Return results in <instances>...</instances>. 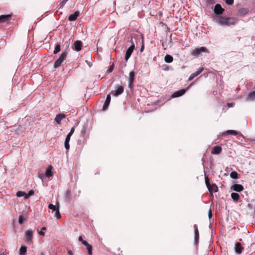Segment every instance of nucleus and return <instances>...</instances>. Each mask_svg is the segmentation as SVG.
<instances>
[{
    "label": "nucleus",
    "mask_w": 255,
    "mask_h": 255,
    "mask_svg": "<svg viewBox=\"0 0 255 255\" xmlns=\"http://www.w3.org/2000/svg\"><path fill=\"white\" fill-rule=\"evenodd\" d=\"M215 20L217 23L222 26L234 25L237 21V19L234 17H224L223 16H216Z\"/></svg>",
    "instance_id": "obj_1"
},
{
    "label": "nucleus",
    "mask_w": 255,
    "mask_h": 255,
    "mask_svg": "<svg viewBox=\"0 0 255 255\" xmlns=\"http://www.w3.org/2000/svg\"><path fill=\"white\" fill-rule=\"evenodd\" d=\"M67 54L68 53L67 51H64L62 52L59 57L54 62V67L55 69L61 65L64 60L66 59Z\"/></svg>",
    "instance_id": "obj_2"
},
{
    "label": "nucleus",
    "mask_w": 255,
    "mask_h": 255,
    "mask_svg": "<svg viewBox=\"0 0 255 255\" xmlns=\"http://www.w3.org/2000/svg\"><path fill=\"white\" fill-rule=\"evenodd\" d=\"M205 184L210 192H216L218 191V188L215 184H210L209 178L205 177Z\"/></svg>",
    "instance_id": "obj_3"
},
{
    "label": "nucleus",
    "mask_w": 255,
    "mask_h": 255,
    "mask_svg": "<svg viewBox=\"0 0 255 255\" xmlns=\"http://www.w3.org/2000/svg\"><path fill=\"white\" fill-rule=\"evenodd\" d=\"M33 231L31 230H27L25 231V242L26 243H29L31 242L33 237Z\"/></svg>",
    "instance_id": "obj_4"
},
{
    "label": "nucleus",
    "mask_w": 255,
    "mask_h": 255,
    "mask_svg": "<svg viewBox=\"0 0 255 255\" xmlns=\"http://www.w3.org/2000/svg\"><path fill=\"white\" fill-rule=\"evenodd\" d=\"M135 77V73L134 71H130L129 73L128 77V87L130 89H132L133 87V84L134 83Z\"/></svg>",
    "instance_id": "obj_5"
},
{
    "label": "nucleus",
    "mask_w": 255,
    "mask_h": 255,
    "mask_svg": "<svg viewBox=\"0 0 255 255\" xmlns=\"http://www.w3.org/2000/svg\"><path fill=\"white\" fill-rule=\"evenodd\" d=\"M11 19V14L0 15V23H7Z\"/></svg>",
    "instance_id": "obj_6"
},
{
    "label": "nucleus",
    "mask_w": 255,
    "mask_h": 255,
    "mask_svg": "<svg viewBox=\"0 0 255 255\" xmlns=\"http://www.w3.org/2000/svg\"><path fill=\"white\" fill-rule=\"evenodd\" d=\"M117 89L112 92V94L116 97L122 94L124 92V87L122 86H116Z\"/></svg>",
    "instance_id": "obj_7"
},
{
    "label": "nucleus",
    "mask_w": 255,
    "mask_h": 255,
    "mask_svg": "<svg viewBox=\"0 0 255 255\" xmlns=\"http://www.w3.org/2000/svg\"><path fill=\"white\" fill-rule=\"evenodd\" d=\"M206 48L205 47H201L199 48L195 49L192 52V54L194 56H198L201 52H206Z\"/></svg>",
    "instance_id": "obj_8"
},
{
    "label": "nucleus",
    "mask_w": 255,
    "mask_h": 255,
    "mask_svg": "<svg viewBox=\"0 0 255 255\" xmlns=\"http://www.w3.org/2000/svg\"><path fill=\"white\" fill-rule=\"evenodd\" d=\"M224 9L223 8L220 4H216L214 8V12L216 14H221L224 12Z\"/></svg>",
    "instance_id": "obj_9"
},
{
    "label": "nucleus",
    "mask_w": 255,
    "mask_h": 255,
    "mask_svg": "<svg viewBox=\"0 0 255 255\" xmlns=\"http://www.w3.org/2000/svg\"><path fill=\"white\" fill-rule=\"evenodd\" d=\"M203 67L200 68L197 71L190 75L188 78V80L191 81L192 80H193L195 77L199 75L203 71Z\"/></svg>",
    "instance_id": "obj_10"
},
{
    "label": "nucleus",
    "mask_w": 255,
    "mask_h": 255,
    "mask_svg": "<svg viewBox=\"0 0 255 255\" xmlns=\"http://www.w3.org/2000/svg\"><path fill=\"white\" fill-rule=\"evenodd\" d=\"M186 90L181 89L174 92L171 96L172 98H176L182 96L185 94Z\"/></svg>",
    "instance_id": "obj_11"
},
{
    "label": "nucleus",
    "mask_w": 255,
    "mask_h": 255,
    "mask_svg": "<svg viewBox=\"0 0 255 255\" xmlns=\"http://www.w3.org/2000/svg\"><path fill=\"white\" fill-rule=\"evenodd\" d=\"M111 101V96L110 94H108L107 96L106 99L105 101V103L103 105V110H106L110 103Z\"/></svg>",
    "instance_id": "obj_12"
},
{
    "label": "nucleus",
    "mask_w": 255,
    "mask_h": 255,
    "mask_svg": "<svg viewBox=\"0 0 255 255\" xmlns=\"http://www.w3.org/2000/svg\"><path fill=\"white\" fill-rule=\"evenodd\" d=\"M231 189L237 192H241L244 190V187L241 184H235L232 186Z\"/></svg>",
    "instance_id": "obj_13"
},
{
    "label": "nucleus",
    "mask_w": 255,
    "mask_h": 255,
    "mask_svg": "<svg viewBox=\"0 0 255 255\" xmlns=\"http://www.w3.org/2000/svg\"><path fill=\"white\" fill-rule=\"evenodd\" d=\"M80 15V12L79 11H75L74 13L71 14L69 15L68 20L69 21H74L75 20L77 17Z\"/></svg>",
    "instance_id": "obj_14"
},
{
    "label": "nucleus",
    "mask_w": 255,
    "mask_h": 255,
    "mask_svg": "<svg viewBox=\"0 0 255 255\" xmlns=\"http://www.w3.org/2000/svg\"><path fill=\"white\" fill-rule=\"evenodd\" d=\"M66 116L64 114H59L56 115L55 118V121L58 124H60L61 123V120L65 118Z\"/></svg>",
    "instance_id": "obj_15"
},
{
    "label": "nucleus",
    "mask_w": 255,
    "mask_h": 255,
    "mask_svg": "<svg viewBox=\"0 0 255 255\" xmlns=\"http://www.w3.org/2000/svg\"><path fill=\"white\" fill-rule=\"evenodd\" d=\"M74 49L77 51H79L81 49L82 42L80 41H76L73 45Z\"/></svg>",
    "instance_id": "obj_16"
},
{
    "label": "nucleus",
    "mask_w": 255,
    "mask_h": 255,
    "mask_svg": "<svg viewBox=\"0 0 255 255\" xmlns=\"http://www.w3.org/2000/svg\"><path fill=\"white\" fill-rule=\"evenodd\" d=\"M222 151V148L220 146H214L212 150L211 153L213 154H219Z\"/></svg>",
    "instance_id": "obj_17"
},
{
    "label": "nucleus",
    "mask_w": 255,
    "mask_h": 255,
    "mask_svg": "<svg viewBox=\"0 0 255 255\" xmlns=\"http://www.w3.org/2000/svg\"><path fill=\"white\" fill-rule=\"evenodd\" d=\"M52 168L53 167L51 165L48 166L45 172V176L46 177H50L53 175V173L52 172Z\"/></svg>",
    "instance_id": "obj_18"
},
{
    "label": "nucleus",
    "mask_w": 255,
    "mask_h": 255,
    "mask_svg": "<svg viewBox=\"0 0 255 255\" xmlns=\"http://www.w3.org/2000/svg\"><path fill=\"white\" fill-rule=\"evenodd\" d=\"M193 228H194V235H195L194 239H195V241L196 242H197L199 240V232H198V227H197V225H194L193 226Z\"/></svg>",
    "instance_id": "obj_19"
},
{
    "label": "nucleus",
    "mask_w": 255,
    "mask_h": 255,
    "mask_svg": "<svg viewBox=\"0 0 255 255\" xmlns=\"http://www.w3.org/2000/svg\"><path fill=\"white\" fill-rule=\"evenodd\" d=\"M70 138L71 136L67 135L65 140L64 146L67 151H68L70 148L69 141Z\"/></svg>",
    "instance_id": "obj_20"
},
{
    "label": "nucleus",
    "mask_w": 255,
    "mask_h": 255,
    "mask_svg": "<svg viewBox=\"0 0 255 255\" xmlns=\"http://www.w3.org/2000/svg\"><path fill=\"white\" fill-rule=\"evenodd\" d=\"M247 101H254L255 100V91L251 92L248 95V97L247 98Z\"/></svg>",
    "instance_id": "obj_21"
},
{
    "label": "nucleus",
    "mask_w": 255,
    "mask_h": 255,
    "mask_svg": "<svg viewBox=\"0 0 255 255\" xmlns=\"http://www.w3.org/2000/svg\"><path fill=\"white\" fill-rule=\"evenodd\" d=\"M243 248L240 243H238L235 245V251L237 254H241Z\"/></svg>",
    "instance_id": "obj_22"
},
{
    "label": "nucleus",
    "mask_w": 255,
    "mask_h": 255,
    "mask_svg": "<svg viewBox=\"0 0 255 255\" xmlns=\"http://www.w3.org/2000/svg\"><path fill=\"white\" fill-rule=\"evenodd\" d=\"M231 197L234 201H238L240 199V195L237 193H232L231 194Z\"/></svg>",
    "instance_id": "obj_23"
},
{
    "label": "nucleus",
    "mask_w": 255,
    "mask_h": 255,
    "mask_svg": "<svg viewBox=\"0 0 255 255\" xmlns=\"http://www.w3.org/2000/svg\"><path fill=\"white\" fill-rule=\"evenodd\" d=\"M173 57L170 55H166L164 57V60L166 63H171L173 61Z\"/></svg>",
    "instance_id": "obj_24"
},
{
    "label": "nucleus",
    "mask_w": 255,
    "mask_h": 255,
    "mask_svg": "<svg viewBox=\"0 0 255 255\" xmlns=\"http://www.w3.org/2000/svg\"><path fill=\"white\" fill-rule=\"evenodd\" d=\"M26 251H27L26 247H25L24 246H22L20 248L19 254L20 255H24L26 254Z\"/></svg>",
    "instance_id": "obj_25"
},
{
    "label": "nucleus",
    "mask_w": 255,
    "mask_h": 255,
    "mask_svg": "<svg viewBox=\"0 0 255 255\" xmlns=\"http://www.w3.org/2000/svg\"><path fill=\"white\" fill-rule=\"evenodd\" d=\"M249 11V10L248 9L246 8H240L239 10V12L240 13V14L242 15H244L245 14H246Z\"/></svg>",
    "instance_id": "obj_26"
},
{
    "label": "nucleus",
    "mask_w": 255,
    "mask_h": 255,
    "mask_svg": "<svg viewBox=\"0 0 255 255\" xmlns=\"http://www.w3.org/2000/svg\"><path fill=\"white\" fill-rule=\"evenodd\" d=\"M132 53V51H131L130 50H129L128 49H127L125 57L126 61L128 60V59L130 57Z\"/></svg>",
    "instance_id": "obj_27"
},
{
    "label": "nucleus",
    "mask_w": 255,
    "mask_h": 255,
    "mask_svg": "<svg viewBox=\"0 0 255 255\" xmlns=\"http://www.w3.org/2000/svg\"><path fill=\"white\" fill-rule=\"evenodd\" d=\"M65 200L67 201H69L71 199V192L69 190L66 191L65 195Z\"/></svg>",
    "instance_id": "obj_28"
},
{
    "label": "nucleus",
    "mask_w": 255,
    "mask_h": 255,
    "mask_svg": "<svg viewBox=\"0 0 255 255\" xmlns=\"http://www.w3.org/2000/svg\"><path fill=\"white\" fill-rule=\"evenodd\" d=\"M60 51V45L59 44H56L55 46V49L53 51L54 54H57Z\"/></svg>",
    "instance_id": "obj_29"
},
{
    "label": "nucleus",
    "mask_w": 255,
    "mask_h": 255,
    "mask_svg": "<svg viewBox=\"0 0 255 255\" xmlns=\"http://www.w3.org/2000/svg\"><path fill=\"white\" fill-rule=\"evenodd\" d=\"M230 177L233 179H237L238 178V174L236 171H232L230 173Z\"/></svg>",
    "instance_id": "obj_30"
},
{
    "label": "nucleus",
    "mask_w": 255,
    "mask_h": 255,
    "mask_svg": "<svg viewBox=\"0 0 255 255\" xmlns=\"http://www.w3.org/2000/svg\"><path fill=\"white\" fill-rule=\"evenodd\" d=\"M86 248L88 251V254L89 255H92V247L91 245L89 244L87 246H86Z\"/></svg>",
    "instance_id": "obj_31"
},
{
    "label": "nucleus",
    "mask_w": 255,
    "mask_h": 255,
    "mask_svg": "<svg viewBox=\"0 0 255 255\" xmlns=\"http://www.w3.org/2000/svg\"><path fill=\"white\" fill-rule=\"evenodd\" d=\"M48 208L52 210L53 211H56L58 209H59L58 208H57L56 207V206L54 205L53 204H49L48 205Z\"/></svg>",
    "instance_id": "obj_32"
},
{
    "label": "nucleus",
    "mask_w": 255,
    "mask_h": 255,
    "mask_svg": "<svg viewBox=\"0 0 255 255\" xmlns=\"http://www.w3.org/2000/svg\"><path fill=\"white\" fill-rule=\"evenodd\" d=\"M227 134H231L232 135H236L238 134V132L234 130H228L227 131Z\"/></svg>",
    "instance_id": "obj_33"
},
{
    "label": "nucleus",
    "mask_w": 255,
    "mask_h": 255,
    "mask_svg": "<svg viewBox=\"0 0 255 255\" xmlns=\"http://www.w3.org/2000/svg\"><path fill=\"white\" fill-rule=\"evenodd\" d=\"M55 217L58 219H59L61 218V215H60L59 209H58L56 211H55Z\"/></svg>",
    "instance_id": "obj_34"
},
{
    "label": "nucleus",
    "mask_w": 255,
    "mask_h": 255,
    "mask_svg": "<svg viewBox=\"0 0 255 255\" xmlns=\"http://www.w3.org/2000/svg\"><path fill=\"white\" fill-rule=\"evenodd\" d=\"M25 220V219L23 216L20 215L19 216L18 222L20 224H22Z\"/></svg>",
    "instance_id": "obj_35"
},
{
    "label": "nucleus",
    "mask_w": 255,
    "mask_h": 255,
    "mask_svg": "<svg viewBox=\"0 0 255 255\" xmlns=\"http://www.w3.org/2000/svg\"><path fill=\"white\" fill-rule=\"evenodd\" d=\"M46 230V227H42L41 228V231L38 232L40 236H44L45 235V233H44V232H43V231H45Z\"/></svg>",
    "instance_id": "obj_36"
},
{
    "label": "nucleus",
    "mask_w": 255,
    "mask_h": 255,
    "mask_svg": "<svg viewBox=\"0 0 255 255\" xmlns=\"http://www.w3.org/2000/svg\"><path fill=\"white\" fill-rule=\"evenodd\" d=\"M25 193L22 191H18L16 193V196L18 197H24Z\"/></svg>",
    "instance_id": "obj_37"
},
{
    "label": "nucleus",
    "mask_w": 255,
    "mask_h": 255,
    "mask_svg": "<svg viewBox=\"0 0 255 255\" xmlns=\"http://www.w3.org/2000/svg\"><path fill=\"white\" fill-rule=\"evenodd\" d=\"M131 43V46L128 48V49L129 50H130L131 51L133 52L134 49V42L132 41V40H131L130 41Z\"/></svg>",
    "instance_id": "obj_38"
},
{
    "label": "nucleus",
    "mask_w": 255,
    "mask_h": 255,
    "mask_svg": "<svg viewBox=\"0 0 255 255\" xmlns=\"http://www.w3.org/2000/svg\"><path fill=\"white\" fill-rule=\"evenodd\" d=\"M68 0H63L61 2H60V7L59 8H62L64 5L66 4V3L67 2V1H68Z\"/></svg>",
    "instance_id": "obj_39"
},
{
    "label": "nucleus",
    "mask_w": 255,
    "mask_h": 255,
    "mask_svg": "<svg viewBox=\"0 0 255 255\" xmlns=\"http://www.w3.org/2000/svg\"><path fill=\"white\" fill-rule=\"evenodd\" d=\"M225 2L227 4L232 5L234 3V0H225Z\"/></svg>",
    "instance_id": "obj_40"
},
{
    "label": "nucleus",
    "mask_w": 255,
    "mask_h": 255,
    "mask_svg": "<svg viewBox=\"0 0 255 255\" xmlns=\"http://www.w3.org/2000/svg\"><path fill=\"white\" fill-rule=\"evenodd\" d=\"M75 130V128L74 127L72 128L70 132L67 134L68 135H69L70 136H71V135L73 134Z\"/></svg>",
    "instance_id": "obj_41"
},
{
    "label": "nucleus",
    "mask_w": 255,
    "mask_h": 255,
    "mask_svg": "<svg viewBox=\"0 0 255 255\" xmlns=\"http://www.w3.org/2000/svg\"><path fill=\"white\" fill-rule=\"evenodd\" d=\"M208 216H209V218L210 219L212 218V210L211 209H210V210H209V212H208Z\"/></svg>",
    "instance_id": "obj_42"
},
{
    "label": "nucleus",
    "mask_w": 255,
    "mask_h": 255,
    "mask_svg": "<svg viewBox=\"0 0 255 255\" xmlns=\"http://www.w3.org/2000/svg\"><path fill=\"white\" fill-rule=\"evenodd\" d=\"M114 64H113L110 66V68H109V69H108V71H109V72H112V71L113 70V69H114Z\"/></svg>",
    "instance_id": "obj_43"
},
{
    "label": "nucleus",
    "mask_w": 255,
    "mask_h": 255,
    "mask_svg": "<svg viewBox=\"0 0 255 255\" xmlns=\"http://www.w3.org/2000/svg\"><path fill=\"white\" fill-rule=\"evenodd\" d=\"M82 244H83V245H84V246H86H86H87L89 245V244L88 243V242H87V241H85V240L82 241Z\"/></svg>",
    "instance_id": "obj_44"
},
{
    "label": "nucleus",
    "mask_w": 255,
    "mask_h": 255,
    "mask_svg": "<svg viewBox=\"0 0 255 255\" xmlns=\"http://www.w3.org/2000/svg\"><path fill=\"white\" fill-rule=\"evenodd\" d=\"M33 194H34V191L33 190L29 191V192L27 193V194L29 196V197L32 195H33Z\"/></svg>",
    "instance_id": "obj_45"
},
{
    "label": "nucleus",
    "mask_w": 255,
    "mask_h": 255,
    "mask_svg": "<svg viewBox=\"0 0 255 255\" xmlns=\"http://www.w3.org/2000/svg\"><path fill=\"white\" fill-rule=\"evenodd\" d=\"M44 175L42 174H40L38 175V177L39 178L42 180L43 181V178H44Z\"/></svg>",
    "instance_id": "obj_46"
},
{
    "label": "nucleus",
    "mask_w": 255,
    "mask_h": 255,
    "mask_svg": "<svg viewBox=\"0 0 255 255\" xmlns=\"http://www.w3.org/2000/svg\"><path fill=\"white\" fill-rule=\"evenodd\" d=\"M227 106L229 108L233 107L234 106V104L233 103H228Z\"/></svg>",
    "instance_id": "obj_47"
},
{
    "label": "nucleus",
    "mask_w": 255,
    "mask_h": 255,
    "mask_svg": "<svg viewBox=\"0 0 255 255\" xmlns=\"http://www.w3.org/2000/svg\"><path fill=\"white\" fill-rule=\"evenodd\" d=\"M206 1L209 3H214L215 2L214 0H206Z\"/></svg>",
    "instance_id": "obj_48"
},
{
    "label": "nucleus",
    "mask_w": 255,
    "mask_h": 255,
    "mask_svg": "<svg viewBox=\"0 0 255 255\" xmlns=\"http://www.w3.org/2000/svg\"><path fill=\"white\" fill-rule=\"evenodd\" d=\"M164 71H167L169 70V67L167 65H165V67L163 68Z\"/></svg>",
    "instance_id": "obj_49"
},
{
    "label": "nucleus",
    "mask_w": 255,
    "mask_h": 255,
    "mask_svg": "<svg viewBox=\"0 0 255 255\" xmlns=\"http://www.w3.org/2000/svg\"><path fill=\"white\" fill-rule=\"evenodd\" d=\"M24 199H27L29 197V196L25 193V195H24Z\"/></svg>",
    "instance_id": "obj_50"
},
{
    "label": "nucleus",
    "mask_w": 255,
    "mask_h": 255,
    "mask_svg": "<svg viewBox=\"0 0 255 255\" xmlns=\"http://www.w3.org/2000/svg\"><path fill=\"white\" fill-rule=\"evenodd\" d=\"M78 240H79V241H80V242H82V241H84V240H83V238H82V236H80V237H79Z\"/></svg>",
    "instance_id": "obj_51"
},
{
    "label": "nucleus",
    "mask_w": 255,
    "mask_h": 255,
    "mask_svg": "<svg viewBox=\"0 0 255 255\" xmlns=\"http://www.w3.org/2000/svg\"><path fill=\"white\" fill-rule=\"evenodd\" d=\"M144 50V45L142 44V45L141 46V48H140V51L141 52H142Z\"/></svg>",
    "instance_id": "obj_52"
},
{
    "label": "nucleus",
    "mask_w": 255,
    "mask_h": 255,
    "mask_svg": "<svg viewBox=\"0 0 255 255\" xmlns=\"http://www.w3.org/2000/svg\"><path fill=\"white\" fill-rule=\"evenodd\" d=\"M68 254L70 255H73V252L72 251L70 250L68 251Z\"/></svg>",
    "instance_id": "obj_53"
},
{
    "label": "nucleus",
    "mask_w": 255,
    "mask_h": 255,
    "mask_svg": "<svg viewBox=\"0 0 255 255\" xmlns=\"http://www.w3.org/2000/svg\"><path fill=\"white\" fill-rule=\"evenodd\" d=\"M0 255H4V253H0Z\"/></svg>",
    "instance_id": "obj_54"
}]
</instances>
